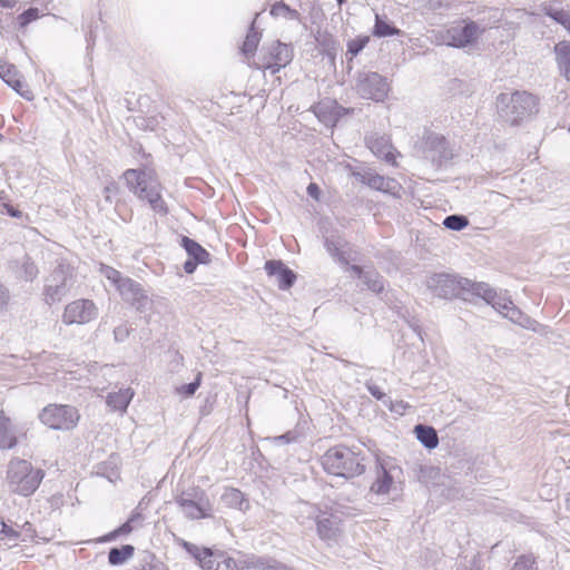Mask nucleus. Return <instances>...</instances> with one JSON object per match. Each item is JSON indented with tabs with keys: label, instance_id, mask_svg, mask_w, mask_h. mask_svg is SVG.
Segmentation results:
<instances>
[{
	"label": "nucleus",
	"instance_id": "61",
	"mask_svg": "<svg viewBox=\"0 0 570 570\" xmlns=\"http://www.w3.org/2000/svg\"><path fill=\"white\" fill-rule=\"evenodd\" d=\"M566 510L570 512V493L568 494L566 499Z\"/></svg>",
	"mask_w": 570,
	"mask_h": 570
},
{
	"label": "nucleus",
	"instance_id": "21",
	"mask_svg": "<svg viewBox=\"0 0 570 570\" xmlns=\"http://www.w3.org/2000/svg\"><path fill=\"white\" fill-rule=\"evenodd\" d=\"M338 521L337 517L323 511L321 517L314 521L318 537L326 541L336 540L340 533Z\"/></svg>",
	"mask_w": 570,
	"mask_h": 570
},
{
	"label": "nucleus",
	"instance_id": "19",
	"mask_svg": "<svg viewBox=\"0 0 570 570\" xmlns=\"http://www.w3.org/2000/svg\"><path fill=\"white\" fill-rule=\"evenodd\" d=\"M544 16L552 19L556 23L562 26L570 35V8L564 7L562 1L554 0L542 4Z\"/></svg>",
	"mask_w": 570,
	"mask_h": 570
},
{
	"label": "nucleus",
	"instance_id": "27",
	"mask_svg": "<svg viewBox=\"0 0 570 570\" xmlns=\"http://www.w3.org/2000/svg\"><path fill=\"white\" fill-rule=\"evenodd\" d=\"M414 433L424 448L433 450L439 445V436L433 426L417 424L414 428Z\"/></svg>",
	"mask_w": 570,
	"mask_h": 570
},
{
	"label": "nucleus",
	"instance_id": "62",
	"mask_svg": "<svg viewBox=\"0 0 570 570\" xmlns=\"http://www.w3.org/2000/svg\"><path fill=\"white\" fill-rule=\"evenodd\" d=\"M336 1H337L338 6H342L345 2V0H336Z\"/></svg>",
	"mask_w": 570,
	"mask_h": 570
},
{
	"label": "nucleus",
	"instance_id": "41",
	"mask_svg": "<svg viewBox=\"0 0 570 570\" xmlns=\"http://www.w3.org/2000/svg\"><path fill=\"white\" fill-rule=\"evenodd\" d=\"M443 225L448 229L460 232L469 225V219L464 215L453 214L444 218Z\"/></svg>",
	"mask_w": 570,
	"mask_h": 570
},
{
	"label": "nucleus",
	"instance_id": "29",
	"mask_svg": "<svg viewBox=\"0 0 570 570\" xmlns=\"http://www.w3.org/2000/svg\"><path fill=\"white\" fill-rule=\"evenodd\" d=\"M223 502L229 507L240 511H246L249 508V502L244 498V494L238 489H226L222 495Z\"/></svg>",
	"mask_w": 570,
	"mask_h": 570
},
{
	"label": "nucleus",
	"instance_id": "25",
	"mask_svg": "<svg viewBox=\"0 0 570 570\" xmlns=\"http://www.w3.org/2000/svg\"><path fill=\"white\" fill-rule=\"evenodd\" d=\"M362 183L368 185L371 188H374L384 193H394L396 188V181L392 178H385L379 174L366 173L362 177Z\"/></svg>",
	"mask_w": 570,
	"mask_h": 570
},
{
	"label": "nucleus",
	"instance_id": "26",
	"mask_svg": "<svg viewBox=\"0 0 570 570\" xmlns=\"http://www.w3.org/2000/svg\"><path fill=\"white\" fill-rule=\"evenodd\" d=\"M394 478L390 470L382 463L377 466L376 479L371 485V491L376 494H386L391 490Z\"/></svg>",
	"mask_w": 570,
	"mask_h": 570
},
{
	"label": "nucleus",
	"instance_id": "31",
	"mask_svg": "<svg viewBox=\"0 0 570 570\" xmlns=\"http://www.w3.org/2000/svg\"><path fill=\"white\" fill-rule=\"evenodd\" d=\"M134 393L130 389L120 390L116 393H109L107 396V404L116 411L124 412L128 407Z\"/></svg>",
	"mask_w": 570,
	"mask_h": 570
},
{
	"label": "nucleus",
	"instance_id": "59",
	"mask_svg": "<svg viewBox=\"0 0 570 570\" xmlns=\"http://www.w3.org/2000/svg\"><path fill=\"white\" fill-rule=\"evenodd\" d=\"M115 189V186L114 185H110V186H106L105 189H104V193L106 194V199L109 200V193Z\"/></svg>",
	"mask_w": 570,
	"mask_h": 570
},
{
	"label": "nucleus",
	"instance_id": "45",
	"mask_svg": "<svg viewBox=\"0 0 570 570\" xmlns=\"http://www.w3.org/2000/svg\"><path fill=\"white\" fill-rule=\"evenodd\" d=\"M100 274L106 277L111 283V285L116 286V288H118V285L121 283V281L126 278L120 274V272L107 265H101Z\"/></svg>",
	"mask_w": 570,
	"mask_h": 570
},
{
	"label": "nucleus",
	"instance_id": "63",
	"mask_svg": "<svg viewBox=\"0 0 570 570\" xmlns=\"http://www.w3.org/2000/svg\"><path fill=\"white\" fill-rule=\"evenodd\" d=\"M2 138V135L0 134V139Z\"/></svg>",
	"mask_w": 570,
	"mask_h": 570
},
{
	"label": "nucleus",
	"instance_id": "44",
	"mask_svg": "<svg viewBox=\"0 0 570 570\" xmlns=\"http://www.w3.org/2000/svg\"><path fill=\"white\" fill-rule=\"evenodd\" d=\"M367 42H368V37H357V38L351 39L347 42L346 55H350L351 59H353L355 56H357L364 49V47L367 45Z\"/></svg>",
	"mask_w": 570,
	"mask_h": 570
},
{
	"label": "nucleus",
	"instance_id": "16",
	"mask_svg": "<svg viewBox=\"0 0 570 570\" xmlns=\"http://www.w3.org/2000/svg\"><path fill=\"white\" fill-rule=\"evenodd\" d=\"M265 271L269 277L275 278L282 291L289 289L296 281V274L279 259L267 261Z\"/></svg>",
	"mask_w": 570,
	"mask_h": 570
},
{
	"label": "nucleus",
	"instance_id": "33",
	"mask_svg": "<svg viewBox=\"0 0 570 570\" xmlns=\"http://www.w3.org/2000/svg\"><path fill=\"white\" fill-rule=\"evenodd\" d=\"M257 17L258 13L255 14V18ZM255 22L256 19L252 21L246 38L243 42L242 51L246 57L254 56L261 41V33L255 29Z\"/></svg>",
	"mask_w": 570,
	"mask_h": 570
},
{
	"label": "nucleus",
	"instance_id": "34",
	"mask_svg": "<svg viewBox=\"0 0 570 570\" xmlns=\"http://www.w3.org/2000/svg\"><path fill=\"white\" fill-rule=\"evenodd\" d=\"M134 552L135 548L131 544H124L119 548H111L108 552V562L111 566L124 564L134 556Z\"/></svg>",
	"mask_w": 570,
	"mask_h": 570
},
{
	"label": "nucleus",
	"instance_id": "51",
	"mask_svg": "<svg viewBox=\"0 0 570 570\" xmlns=\"http://www.w3.org/2000/svg\"><path fill=\"white\" fill-rule=\"evenodd\" d=\"M297 440V433L294 431H288L282 435H277L271 439L275 444H289Z\"/></svg>",
	"mask_w": 570,
	"mask_h": 570
},
{
	"label": "nucleus",
	"instance_id": "24",
	"mask_svg": "<svg viewBox=\"0 0 570 570\" xmlns=\"http://www.w3.org/2000/svg\"><path fill=\"white\" fill-rule=\"evenodd\" d=\"M17 444V429L0 411V449H12Z\"/></svg>",
	"mask_w": 570,
	"mask_h": 570
},
{
	"label": "nucleus",
	"instance_id": "14",
	"mask_svg": "<svg viewBox=\"0 0 570 570\" xmlns=\"http://www.w3.org/2000/svg\"><path fill=\"white\" fill-rule=\"evenodd\" d=\"M117 291L121 295L122 299L134 306L137 311L144 312L147 309L149 298L138 282L126 277L118 285Z\"/></svg>",
	"mask_w": 570,
	"mask_h": 570
},
{
	"label": "nucleus",
	"instance_id": "30",
	"mask_svg": "<svg viewBox=\"0 0 570 570\" xmlns=\"http://www.w3.org/2000/svg\"><path fill=\"white\" fill-rule=\"evenodd\" d=\"M462 285V292H470L471 294L483 298L487 303L489 302L490 298H493L494 289L491 288L490 285L487 283H476L468 278H464Z\"/></svg>",
	"mask_w": 570,
	"mask_h": 570
},
{
	"label": "nucleus",
	"instance_id": "6",
	"mask_svg": "<svg viewBox=\"0 0 570 570\" xmlns=\"http://www.w3.org/2000/svg\"><path fill=\"white\" fill-rule=\"evenodd\" d=\"M75 275L71 266L60 262L45 278L43 295L47 304L60 302L71 289Z\"/></svg>",
	"mask_w": 570,
	"mask_h": 570
},
{
	"label": "nucleus",
	"instance_id": "36",
	"mask_svg": "<svg viewBox=\"0 0 570 570\" xmlns=\"http://www.w3.org/2000/svg\"><path fill=\"white\" fill-rule=\"evenodd\" d=\"M362 281L366 288L373 293L380 294L384 289V278L374 269L366 271Z\"/></svg>",
	"mask_w": 570,
	"mask_h": 570
},
{
	"label": "nucleus",
	"instance_id": "47",
	"mask_svg": "<svg viewBox=\"0 0 570 570\" xmlns=\"http://www.w3.org/2000/svg\"><path fill=\"white\" fill-rule=\"evenodd\" d=\"M503 316L508 317L513 323L525 326L524 321H527V317L513 303L509 305V308L503 314Z\"/></svg>",
	"mask_w": 570,
	"mask_h": 570
},
{
	"label": "nucleus",
	"instance_id": "7",
	"mask_svg": "<svg viewBox=\"0 0 570 570\" xmlns=\"http://www.w3.org/2000/svg\"><path fill=\"white\" fill-rule=\"evenodd\" d=\"M175 502L184 517L188 520H199L212 517V503L206 492L198 487L183 491L176 497Z\"/></svg>",
	"mask_w": 570,
	"mask_h": 570
},
{
	"label": "nucleus",
	"instance_id": "55",
	"mask_svg": "<svg viewBox=\"0 0 570 570\" xmlns=\"http://www.w3.org/2000/svg\"><path fill=\"white\" fill-rule=\"evenodd\" d=\"M306 191L307 194L314 198V199H318L320 198V194H321V190H320V187L317 186V184L315 183H311L307 188H306Z\"/></svg>",
	"mask_w": 570,
	"mask_h": 570
},
{
	"label": "nucleus",
	"instance_id": "54",
	"mask_svg": "<svg viewBox=\"0 0 570 570\" xmlns=\"http://www.w3.org/2000/svg\"><path fill=\"white\" fill-rule=\"evenodd\" d=\"M10 298L8 288L0 282V311L3 309Z\"/></svg>",
	"mask_w": 570,
	"mask_h": 570
},
{
	"label": "nucleus",
	"instance_id": "3",
	"mask_svg": "<svg viewBox=\"0 0 570 570\" xmlns=\"http://www.w3.org/2000/svg\"><path fill=\"white\" fill-rule=\"evenodd\" d=\"M124 179L130 191L140 200H146L151 209L160 215L168 213L165 200L161 197V186L154 174L146 169H127Z\"/></svg>",
	"mask_w": 570,
	"mask_h": 570
},
{
	"label": "nucleus",
	"instance_id": "23",
	"mask_svg": "<svg viewBox=\"0 0 570 570\" xmlns=\"http://www.w3.org/2000/svg\"><path fill=\"white\" fill-rule=\"evenodd\" d=\"M553 52L559 73L567 80H570V41H559L554 45Z\"/></svg>",
	"mask_w": 570,
	"mask_h": 570
},
{
	"label": "nucleus",
	"instance_id": "50",
	"mask_svg": "<svg viewBox=\"0 0 570 570\" xmlns=\"http://www.w3.org/2000/svg\"><path fill=\"white\" fill-rule=\"evenodd\" d=\"M39 18V10L37 8H29L26 11H23L19 17V24L21 27H24L29 24L30 22L37 20Z\"/></svg>",
	"mask_w": 570,
	"mask_h": 570
},
{
	"label": "nucleus",
	"instance_id": "17",
	"mask_svg": "<svg viewBox=\"0 0 570 570\" xmlns=\"http://www.w3.org/2000/svg\"><path fill=\"white\" fill-rule=\"evenodd\" d=\"M366 146L377 157L387 164L395 165V148L387 136L373 134L365 137Z\"/></svg>",
	"mask_w": 570,
	"mask_h": 570
},
{
	"label": "nucleus",
	"instance_id": "37",
	"mask_svg": "<svg viewBox=\"0 0 570 570\" xmlns=\"http://www.w3.org/2000/svg\"><path fill=\"white\" fill-rule=\"evenodd\" d=\"M419 9L442 13L451 8L450 0H415Z\"/></svg>",
	"mask_w": 570,
	"mask_h": 570
},
{
	"label": "nucleus",
	"instance_id": "11",
	"mask_svg": "<svg viewBox=\"0 0 570 570\" xmlns=\"http://www.w3.org/2000/svg\"><path fill=\"white\" fill-rule=\"evenodd\" d=\"M293 56L291 45L276 40L269 46L263 47L259 68L269 70L272 75H275L293 60Z\"/></svg>",
	"mask_w": 570,
	"mask_h": 570
},
{
	"label": "nucleus",
	"instance_id": "12",
	"mask_svg": "<svg viewBox=\"0 0 570 570\" xmlns=\"http://www.w3.org/2000/svg\"><path fill=\"white\" fill-rule=\"evenodd\" d=\"M98 316V307L91 299H76L65 307L62 322L67 325H83L96 320Z\"/></svg>",
	"mask_w": 570,
	"mask_h": 570
},
{
	"label": "nucleus",
	"instance_id": "1",
	"mask_svg": "<svg viewBox=\"0 0 570 570\" xmlns=\"http://www.w3.org/2000/svg\"><path fill=\"white\" fill-rule=\"evenodd\" d=\"M499 116L511 125L531 119L539 111V99L528 91L502 92L497 97Z\"/></svg>",
	"mask_w": 570,
	"mask_h": 570
},
{
	"label": "nucleus",
	"instance_id": "38",
	"mask_svg": "<svg viewBox=\"0 0 570 570\" xmlns=\"http://www.w3.org/2000/svg\"><path fill=\"white\" fill-rule=\"evenodd\" d=\"M401 31L394 26L389 24L386 21L382 20L379 14L375 16V24L373 35L376 37H389L399 35Z\"/></svg>",
	"mask_w": 570,
	"mask_h": 570
},
{
	"label": "nucleus",
	"instance_id": "2",
	"mask_svg": "<svg viewBox=\"0 0 570 570\" xmlns=\"http://www.w3.org/2000/svg\"><path fill=\"white\" fill-rule=\"evenodd\" d=\"M364 458L361 451L345 445L328 449L321 458L324 470L333 475L352 479L364 473Z\"/></svg>",
	"mask_w": 570,
	"mask_h": 570
},
{
	"label": "nucleus",
	"instance_id": "20",
	"mask_svg": "<svg viewBox=\"0 0 570 570\" xmlns=\"http://www.w3.org/2000/svg\"><path fill=\"white\" fill-rule=\"evenodd\" d=\"M1 79L22 98L27 100L33 99L32 91L29 89L28 85L23 80L22 75L14 65L7 67L6 72L1 75Z\"/></svg>",
	"mask_w": 570,
	"mask_h": 570
},
{
	"label": "nucleus",
	"instance_id": "46",
	"mask_svg": "<svg viewBox=\"0 0 570 570\" xmlns=\"http://www.w3.org/2000/svg\"><path fill=\"white\" fill-rule=\"evenodd\" d=\"M202 382V373H197L195 380L188 384H183L179 387H177V393L180 395H184L185 397L193 396L198 387L200 386Z\"/></svg>",
	"mask_w": 570,
	"mask_h": 570
},
{
	"label": "nucleus",
	"instance_id": "60",
	"mask_svg": "<svg viewBox=\"0 0 570 570\" xmlns=\"http://www.w3.org/2000/svg\"><path fill=\"white\" fill-rule=\"evenodd\" d=\"M22 529L29 533L33 532L32 530V525L30 522H24L23 525H22Z\"/></svg>",
	"mask_w": 570,
	"mask_h": 570
},
{
	"label": "nucleus",
	"instance_id": "35",
	"mask_svg": "<svg viewBox=\"0 0 570 570\" xmlns=\"http://www.w3.org/2000/svg\"><path fill=\"white\" fill-rule=\"evenodd\" d=\"M269 13L275 18L282 17L287 20H295L301 22V13L297 10L292 9L283 1L273 4Z\"/></svg>",
	"mask_w": 570,
	"mask_h": 570
},
{
	"label": "nucleus",
	"instance_id": "9",
	"mask_svg": "<svg viewBox=\"0 0 570 570\" xmlns=\"http://www.w3.org/2000/svg\"><path fill=\"white\" fill-rule=\"evenodd\" d=\"M39 419L50 429L70 431L77 426L80 414L71 405L50 404L40 412Z\"/></svg>",
	"mask_w": 570,
	"mask_h": 570
},
{
	"label": "nucleus",
	"instance_id": "58",
	"mask_svg": "<svg viewBox=\"0 0 570 570\" xmlns=\"http://www.w3.org/2000/svg\"><path fill=\"white\" fill-rule=\"evenodd\" d=\"M17 3V0H0V6L3 8L12 9Z\"/></svg>",
	"mask_w": 570,
	"mask_h": 570
},
{
	"label": "nucleus",
	"instance_id": "57",
	"mask_svg": "<svg viewBox=\"0 0 570 570\" xmlns=\"http://www.w3.org/2000/svg\"><path fill=\"white\" fill-rule=\"evenodd\" d=\"M351 271L358 277V278H363L364 277V274L366 273V271H364L361 266L358 265H352L351 266Z\"/></svg>",
	"mask_w": 570,
	"mask_h": 570
},
{
	"label": "nucleus",
	"instance_id": "52",
	"mask_svg": "<svg viewBox=\"0 0 570 570\" xmlns=\"http://www.w3.org/2000/svg\"><path fill=\"white\" fill-rule=\"evenodd\" d=\"M114 336L117 342H124L129 336V330L126 325L117 326L114 330Z\"/></svg>",
	"mask_w": 570,
	"mask_h": 570
},
{
	"label": "nucleus",
	"instance_id": "32",
	"mask_svg": "<svg viewBox=\"0 0 570 570\" xmlns=\"http://www.w3.org/2000/svg\"><path fill=\"white\" fill-rule=\"evenodd\" d=\"M240 570H291L285 564L272 559H255L245 561Z\"/></svg>",
	"mask_w": 570,
	"mask_h": 570
},
{
	"label": "nucleus",
	"instance_id": "15",
	"mask_svg": "<svg viewBox=\"0 0 570 570\" xmlns=\"http://www.w3.org/2000/svg\"><path fill=\"white\" fill-rule=\"evenodd\" d=\"M181 246L188 255V259L184 263V271L187 274H193L198 264H206L209 262L210 254L196 240L183 236Z\"/></svg>",
	"mask_w": 570,
	"mask_h": 570
},
{
	"label": "nucleus",
	"instance_id": "42",
	"mask_svg": "<svg viewBox=\"0 0 570 570\" xmlns=\"http://www.w3.org/2000/svg\"><path fill=\"white\" fill-rule=\"evenodd\" d=\"M488 304H490L495 311L503 315L509 308V305L512 304V301L505 295L499 294L494 291L493 298H490Z\"/></svg>",
	"mask_w": 570,
	"mask_h": 570
},
{
	"label": "nucleus",
	"instance_id": "8",
	"mask_svg": "<svg viewBox=\"0 0 570 570\" xmlns=\"http://www.w3.org/2000/svg\"><path fill=\"white\" fill-rule=\"evenodd\" d=\"M354 89L363 98L382 102L389 95L390 82L387 78L375 71H358L355 77Z\"/></svg>",
	"mask_w": 570,
	"mask_h": 570
},
{
	"label": "nucleus",
	"instance_id": "43",
	"mask_svg": "<svg viewBox=\"0 0 570 570\" xmlns=\"http://www.w3.org/2000/svg\"><path fill=\"white\" fill-rule=\"evenodd\" d=\"M322 512L323 511H321L318 507L308 502H302L298 509V513L302 519L307 518L312 521H315L317 518H320Z\"/></svg>",
	"mask_w": 570,
	"mask_h": 570
},
{
	"label": "nucleus",
	"instance_id": "53",
	"mask_svg": "<svg viewBox=\"0 0 570 570\" xmlns=\"http://www.w3.org/2000/svg\"><path fill=\"white\" fill-rule=\"evenodd\" d=\"M368 393L379 401H384L386 394L375 384H366Z\"/></svg>",
	"mask_w": 570,
	"mask_h": 570
},
{
	"label": "nucleus",
	"instance_id": "40",
	"mask_svg": "<svg viewBox=\"0 0 570 570\" xmlns=\"http://www.w3.org/2000/svg\"><path fill=\"white\" fill-rule=\"evenodd\" d=\"M38 274L39 269L37 265L29 257H24L19 272V277L26 282H32L37 278Z\"/></svg>",
	"mask_w": 570,
	"mask_h": 570
},
{
	"label": "nucleus",
	"instance_id": "56",
	"mask_svg": "<svg viewBox=\"0 0 570 570\" xmlns=\"http://www.w3.org/2000/svg\"><path fill=\"white\" fill-rule=\"evenodd\" d=\"M4 208H6V213L10 216V217H13V218H20L22 213L17 209L16 207L11 206V205H8L6 204L4 205Z\"/></svg>",
	"mask_w": 570,
	"mask_h": 570
},
{
	"label": "nucleus",
	"instance_id": "5",
	"mask_svg": "<svg viewBox=\"0 0 570 570\" xmlns=\"http://www.w3.org/2000/svg\"><path fill=\"white\" fill-rule=\"evenodd\" d=\"M487 30L476 21L462 19L446 29L433 31V41L453 48H465L474 43Z\"/></svg>",
	"mask_w": 570,
	"mask_h": 570
},
{
	"label": "nucleus",
	"instance_id": "18",
	"mask_svg": "<svg viewBox=\"0 0 570 570\" xmlns=\"http://www.w3.org/2000/svg\"><path fill=\"white\" fill-rule=\"evenodd\" d=\"M342 107L337 101L324 99L311 107V111L327 127H334L341 117Z\"/></svg>",
	"mask_w": 570,
	"mask_h": 570
},
{
	"label": "nucleus",
	"instance_id": "48",
	"mask_svg": "<svg viewBox=\"0 0 570 570\" xmlns=\"http://www.w3.org/2000/svg\"><path fill=\"white\" fill-rule=\"evenodd\" d=\"M0 532L2 534H4V537L8 539L9 542L6 543L8 546V548L17 546V541L20 538V532H18L13 528L9 527L8 524H6L3 521L1 522V531Z\"/></svg>",
	"mask_w": 570,
	"mask_h": 570
},
{
	"label": "nucleus",
	"instance_id": "39",
	"mask_svg": "<svg viewBox=\"0 0 570 570\" xmlns=\"http://www.w3.org/2000/svg\"><path fill=\"white\" fill-rule=\"evenodd\" d=\"M324 246L327 253L341 264H347L348 261L345 257L344 253L341 250V242L334 238H326Z\"/></svg>",
	"mask_w": 570,
	"mask_h": 570
},
{
	"label": "nucleus",
	"instance_id": "10",
	"mask_svg": "<svg viewBox=\"0 0 570 570\" xmlns=\"http://www.w3.org/2000/svg\"><path fill=\"white\" fill-rule=\"evenodd\" d=\"M419 149L422 157L436 167L453 158V151L446 138L434 131L424 132Z\"/></svg>",
	"mask_w": 570,
	"mask_h": 570
},
{
	"label": "nucleus",
	"instance_id": "22",
	"mask_svg": "<svg viewBox=\"0 0 570 570\" xmlns=\"http://www.w3.org/2000/svg\"><path fill=\"white\" fill-rule=\"evenodd\" d=\"M177 543L196 560V562L200 566L203 570H209L212 568V566H209V563L212 562L210 558L214 553L212 549L206 547H199L184 539H178Z\"/></svg>",
	"mask_w": 570,
	"mask_h": 570
},
{
	"label": "nucleus",
	"instance_id": "13",
	"mask_svg": "<svg viewBox=\"0 0 570 570\" xmlns=\"http://www.w3.org/2000/svg\"><path fill=\"white\" fill-rule=\"evenodd\" d=\"M463 279L444 273L433 274L428 278L426 286L435 296L449 299L461 295Z\"/></svg>",
	"mask_w": 570,
	"mask_h": 570
},
{
	"label": "nucleus",
	"instance_id": "49",
	"mask_svg": "<svg viewBox=\"0 0 570 570\" xmlns=\"http://www.w3.org/2000/svg\"><path fill=\"white\" fill-rule=\"evenodd\" d=\"M534 558L532 556H520L511 570H533Z\"/></svg>",
	"mask_w": 570,
	"mask_h": 570
},
{
	"label": "nucleus",
	"instance_id": "4",
	"mask_svg": "<svg viewBox=\"0 0 570 570\" xmlns=\"http://www.w3.org/2000/svg\"><path fill=\"white\" fill-rule=\"evenodd\" d=\"M45 472L36 469L23 459L11 460L8 465L7 480L9 489L22 497L31 495L40 485Z\"/></svg>",
	"mask_w": 570,
	"mask_h": 570
},
{
	"label": "nucleus",
	"instance_id": "28",
	"mask_svg": "<svg viewBox=\"0 0 570 570\" xmlns=\"http://www.w3.org/2000/svg\"><path fill=\"white\" fill-rule=\"evenodd\" d=\"M141 521H142L141 514L138 512H135L124 524H121L119 528L111 531L110 533L101 537L98 541H100V542L112 541L120 535L129 534L137 527V524H141Z\"/></svg>",
	"mask_w": 570,
	"mask_h": 570
}]
</instances>
